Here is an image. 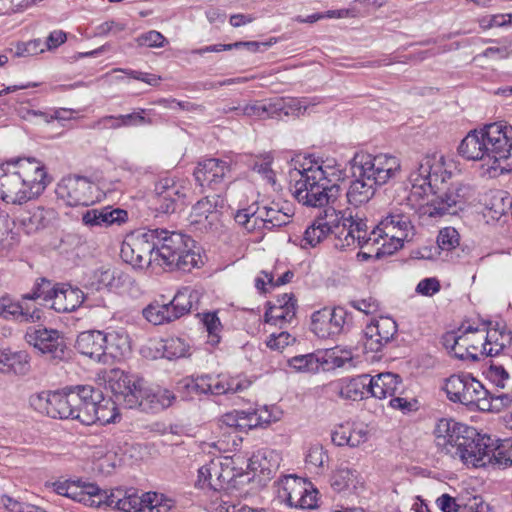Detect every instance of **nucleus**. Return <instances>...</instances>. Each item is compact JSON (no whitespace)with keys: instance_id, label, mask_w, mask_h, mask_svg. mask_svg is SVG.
<instances>
[{"instance_id":"6e6d98bb","label":"nucleus","mask_w":512,"mask_h":512,"mask_svg":"<svg viewBox=\"0 0 512 512\" xmlns=\"http://www.w3.org/2000/svg\"><path fill=\"white\" fill-rule=\"evenodd\" d=\"M275 109H278L277 106L273 105V100H270L266 104H262L260 102H254L245 105L241 108V115L244 116H256L258 118H274L275 117Z\"/></svg>"},{"instance_id":"9d476101","label":"nucleus","mask_w":512,"mask_h":512,"mask_svg":"<svg viewBox=\"0 0 512 512\" xmlns=\"http://www.w3.org/2000/svg\"><path fill=\"white\" fill-rule=\"evenodd\" d=\"M157 229H139L121 245L122 259L135 268H144L155 262Z\"/></svg>"},{"instance_id":"2f4dec72","label":"nucleus","mask_w":512,"mask_h":512,"mask_svg":"<svg viewBox=\"0 0 512 512\" xmlns=\"http://www.w3.org/2000/svg\"><path fill=\"white\" fill-rule=\"evenodd\" d=\"M484 335V352L486 356L495 357L500 355L512 343V334L505 325L496 324L489 327Z\"/></svg>"},{"instance_id":"f03ea898","label":"nucleus","mask_w":512,"mask_h":512,"mask_svg":"<svg viewBox=\"0 0 512 512\" xmlns=\"http://www.w3.org/2000/svg\"><path fill=\"white\" fill-rule=\"evenodd\" d=\"M458 153L468 161H479L483 174L491 178L512 171V144L501 123L470 131L460 142Z\"/></svg>"},{"instance_id":"cd10ccee","label":"nucleus","mask_w":512,"mask_h":512,"mask_svg":"<svg viewBox=\"0 0 512 512\" xmlns=\"http://www.w3.org/2000/svg\"><path fill=\"white\" fill-rule=\"evenodd\" d=\"M174 400L175 395L168 389H152L142 384L137 407L145 412L156 413L171 406Z\"/></svg>"},{"instance_id":"a211bd4d","label":"nucleus","mask_w":512,"mask_h":512,"mask_svg":"<svg viewBox=\"0 0 512 512\" xmlns=\"http://www.w3.org/2000/svg\"><path fill=\"white\" fill-rule=\"evenodd\" d=\"M145 384L142 378L125 373L120 369L110 372L108 385L118 401H123L126 407H137L141 396V385Z\"/></svg>"},{"instance_id":"393cba45","label":"nucleus","mask_w":512,"mask_h":512,"mask_svg":"<svg viewBox=\"0 0 512 512\" xmlns=\"http://www.w3.org/2000/svg\"><path fill=\"white\" fill-rule=\"evenodd\" d=\"M104 332L90 330L81 332L76 339V350L90 359L104 364Z\"/></svg>"},{"instance_id":"c03bdc74","label":"nucleus","mask_w":512,"mask_h":512,"mask_svg":"<svg viewBox=\"0 0 512 512\" xmlns=\"http://www.w3.org/2000/svg\"><path fill=\"white\" fill-rule=\"evenodd\" d=\"M341 397L351 400L363 399L369 395L368 374H362L347 380L339 390Z\"/></svg>"},{"instance_id":"b1692460","label":"nucleus","mask_w":512,"mask_h":512,"mask_svg":"<svg viewBox=\"0 0 512 512\" xmlns=\"http://www.w3.org/2000/svg\"><path fill=\"white\" fill-rule=\"evenodd\" d=\"M296 316V299L293 294L279 296L265 312V322L273 325L291 323Z\"/></svg>"},{"instance_id":"8fccbe9b","label":"nucleus","mask_w":512,"mask_h":512,"mask_svg":"<svg viewBox=\"0 0 512 512\" xmlns=\"http://www.w3.org/2000/svg\"><path fill=\"white\" fill-rule=\"evenodd\" d=\"M234 219L235 222L247 232L251 233L260 231L256 203H253L246 208L238 209L234 215Z\"/></svg>"},{"instance_id":"bf43d9fd","label":"nucleus","mask_w":512,"mask_h":512,"mask_svg":"<svg viewBox=\"0 0 512 512\" xmlns=\"http://www.w3.org/2000/svg\"><path fill=\"white\" fill-rule=\"evenodd\" d=\"M508 466H512V439H506L496 447L494 469Z\"/></svg>"},{"instance_id":"bb28decb","label":"nucleus","mask_w":512,"mask_h":512,"mask_svg":"<svg viewBox=\"0 0 512 512\" xmlns=\"http://www.w3.org/2000/svg\"><path fill=\"white\" fill-rule=\"evenodd\" d=\"M128 220V212L120 208L106 206L100 209L87 210L82 221L85 225L94 227H109L112 225H121Z\"/></svg>"},{"instance_id":"13d9d810","label":"nucleus","mask_w":512,"mask_h":512,"mask_svg":"<svg viewBox=\"0 0 512 512\" xmlns=\"http://www.w3.org/2000/svg\"><path fill=\"white\" fill-rule=\"evenodd\" d=\"M248 193H253V188L249 183L235 182L228 186L226 196L231 201H237L241 206L248 203Z\"/></svg>"},{"instance_id":"aec40b11","label":"nucleus","mask_w":512,"mask_h":512,"mask_svg":"<svg viewBox=\"0 0 512 512\" xmlns=\"http://www.w3.org/2000/svg\"><path fill=\"white\" fill-rule=\"evenodd\" d=\"M347 312L342 307L323 308L312 314L311 329L319 338H332L343 332Z\"/></svg>"},{"instance_id":"c9c22d12","label":"nucleus","mask_w":512,"mask_h":512,"mask_svg":"<svg viewBox=\"0 0 512 512\" xmlns=\"http://www.w3.org/2000/svg\"><path fill=\"white\" fill-rule=\"evenodd\" d=\"M104 364H112L122 358L130 350L129 337L126 333L112 331L104 333Z\"/></svg>"},{"instance_id":"49530a36","label":"nucleus","mask_w":512,"mask_h":512,"mask_svg":"<svg viewBox=\"0 0 512 512\" xmlns=\"http://www.w3.org/2000/svg\"><path fill=\"white\" fill-rule=\"evenodd\" d=\"M436 504L443 512H489L488 504L476 498L468 506L461 508L453 497L443 494L436 500Z\"/></svg>"},{"instance_id":"3c124183","label":"nucleus","mask_w":512,"mask_h":512,"mask_svg":"<svg viewBox=\"0 0 512 512\" xmlns=\"http://www.w3.org/2000/svg\"><path fill=\"white\" fill-rule=\"evenodd\" d=\"M57 285H53L49 280L45 278L39 279L30 293L22 296L23 300H37L42 299L45 303H49L52 300L53 292L56 290Z\"/></svg>"},{"instance_id":"0eeeda50","label":"nucleus","mask_w":512,"mask_h":512,"mask_svg":"<svg viewBox=\"0 0 512 512\" xmlns=\"http://www.w3.org/2000/svg\"><path fill=\"white\" fill-rule=\"evenodd\" d=\"M413 236L414 226L409 214L400 208H394L373 231L367 232L366 238L371 239L364 246L378 244L379 239H382V252L392 254L401 249L404 242L410 241Z\"/></svg>"},{"instance_id":"20e7f679","label":"nucleus","mask_w":512,"mask_h":512,"mask_svg":"<svg viewBox=\"0 0 512 512\" xmlns=\"http://www.w3.org/2000/svg\"><path fill=\"white\" fill-rule=\"evenodd\" d=\"M367 223L365 220L344 214L336 207L325 208L313 220L303 235V247H315L328 236H334V247L346 250L364 247L371 238H366Z\"/></svg>"},{"instance_id":"de8ad7c7","label":"nucleus","mask_w":512,"mask_h":512,"mask_svg":"<svg viewBox=\"0 0 512 512\" xmlns=\"http://www.w3.org/2000/svg\"><path fill=\"white\" fill-rule=\"evenodd\" d=\"M171 312L169 303L153 302L143 309L142 314L153 325H161L176 320Z\"/></svg>"},{"instance_id":"39448f33","label":"nucleus","mask_w":512,"mask_h":512,"mask_svg":"<svg viewBox=\"0 0 512 512\" xmlns=\"http://www.w3.org/2000/svg\"><path fill=\"white\" fill-rule=\"evenodd\" d=\"M300 178L295 181L293 195L299 203L310 207L328 205L335 207L340 196V186L332 184L331 177L339 178L340 170L330 166H314L299 171Z\"/></svg>"},{"instance_id":"ea45409f","label":"nucleus","mask_w":512,"mask_h":512,"mask_svg":"<svg viewBox=\"0 0 512 512\" xmlns=\"http://www.w3.org/2000/svg\"><path fill=\"white\" fill-rule=\"evenodd\" d=\"M200 294L197 290L190 287H184L179 290L173 299L169 302L175 319L189 313L195 304L199 302Z\"/></svg>"},{"instance_id":"5701e85b","label":"nucleus","mask_w":512,"mask_h":512,"mask_svg":"<svg viewBox=\"0 0 512 512\" xmlns=\"http://www.w3.org/2000/svg\"><path fill=\"white\" fill-rule=\"evenodd\" d=\"M257 214H258V225L260 231L267 229L272 230L276 227H281L289 223L290 218L293 215V207L285 203L280 205L279 203L272 202L269 205L259 206L256 203Z\"/></svg>"},{"instance_id":"423d86ee","label":"nucleus","mask_w":512,"mask_h":512,"mask_svg":"<svg viewBox=\"0 0 512 512\" xmlns=\"http://www.w3.org/2000/svg\"><path fill=\"white\" fill-rule=\"evenodd\" d=\"M157 229L155 262L169 269L190 271L198 265L200 255L194 252L191 237L176 231Z\"/></svg>"},{"instance_id":"680f3d73","label":"nucleus","mask_w":512,"mask_h":512,"mask_svg":"<svg viewBox=\"0 0 512 512\" xmlns=\"http://www.w3.org/2000/svg\"><path fill=\"white\" fill-rule=\"evenodd\" d=\"M52 393L53 392L42 391L31 395L29 398L30 406L39 413L48 416V411L50 412L51 407L50 402H52Z\"/></svg>"},{"instance_id":"603ef678","label":"nucleus","mask_w":512,"mask_h":512,"mask_svg":"<svg viewBox=\"0 0 512 512\" xmlns=\"http://www.w3.org/2000/svg\"><path fill=\"white\" fill-rule=\"evenodd\" d=\"M289 366L298 372H317L321 363L313 353L297 355L288 360Z\"/></svg>"},{"instance_id":"5fc2aeb1","label":"nucleus","mask_w":512,"mask_h":512,"mask_svg":"<svg viewBox=\"0 0 512 512\" xmlns=\"http://www.w3.org/2000/svg\"><path fill=\"white\" fill-rule=\"evenodd\" d=\"M163 355L168 358H181L189 354L190 346L185 342L184 339L178 337H172L164 341Z\"/></svg>"},{"instance_id":"7c9ffc66","label":"nucleus","mask_w":512,"mask_h":512,"mask_svg":"<svg viewBox=\"0 0 512 512\" xmlns=\"http://www.w3.org/2000/svg\"><path fill=\"white\" fill-rule=\"evenodd\" d=\"M353 175L355 179L351 181L346 197L349 204L357 207L367 203L374 196L377 186L369 177H363L355 169Z\"/></svg>"},{"instance_id":"f8f14e48","label":"nucleus","mask_w":512,"mask_h":512,"mask_svg":"<svg viewBox=\"0 0 512 512\" xmlns=\"http://www.w3.org/2000/svg\"><path fill=\"white\" fill-rule=\"evenodd\" d=\"M251 381L246 377H231L224 374L216 376L202 375L197 378H187L182 382V387L189 394H213L224 395L229 393H241L248 389Z\"/></svg>"},{"instance_id":"2eb2a0df","label":"nucleus","mask_w":512,"mask_h":512,"mask_svg":"<svg viewBox=\"0 0 512 512\" xmlns=\"http://www.w3.org/2000/svg\"><path fill=\"white\" fill-rule=\"evenodd\" d=\"M113 508L123 512H165L170 509L169 503L160 502L157 493H145L141 496L135 492L116 489L112 491Z\"/></svg>"},{"instance_id":"f257e3e1","label":"nucleus","mask_w":512,"mask_h":512,"mask_svg":"<svg viewBox=\"0 0 512 512\" xmlns=\"http://www.w3.org/2000/svg\"><path fill=\"white\" fill-rule=\"evenodd\" d=\"M451 176L444 155L438 152L427 153L416 170L410 173L412 189L408 200L427 197V202L419 206L422 216L437 218L446 214L454 215L464 208L473 194L472 188L462 183L447 187Z\"/></svg>"},{"instance_id":"1a4fd4ad","label":"nucleus","mask_w":512,"mask_h":512,"mask_svg":"<svg viewBox=\"0 0 512 512\" xmlns=\"http://www.w3.org/2000/svg\"><path fill=\"white\" fill-rule=\"evenodd\" d=\"M466 435L457 450L459 458L466 466L473 468L492 467L496 462V447L490 437L480 435L476 429L468 427Z\"/></svg>"},{"instance_id":"72a5a7b5","label":"nucleus","mask_w":512,"mask_h":512,"mask_svg":"<svg viewBox=\"0 0 512 512\" xmlns=\"http://www.w3.org/2000/svg\"><path fill=\"white\" fill-rule=\"evenodd\" d=\"M217 206L218 198L209 196L202 198L192 207L189 216L190 223L192 225H201L207 230L218 219Z\"/></svg>"},{"instance_id":"58836bf2","label":"nucleus","mask_w":512,"mask_h":512,"mask_svg":"<svg viewBox=\"0 0 512 512\" xmlns=\"http://www.w3.org/2000/svg\"><path fill=\"white\" fill-rule=\"evenodd\" d=\"M1 373H14L16 375H26L31 369L30 357L25 351H3L1 358Z\"/></svg>"},{"instance_id":"a19ab883","label":"nucleus","mask_w":512,"mask_h":512,"mask_svg":"<svg viewBox=\"0 0 512 512\" xmlns=\"http://www.w3.org/2000/svg\"><path fill=\"white\" fill-rule=\"evenodd\" d=\"M145 122V117L139 113H130L127 115H107L97 120L93 127L96 129H118L125 126L142 124Z\"/></svg>"},{"instance_id":"774afa93","label":"nucleus","mask_w":512,"mask_h":512,"mask_svg":"<svg viewBox=\"0 0 512 512\" xmlns=\"http://www.w3.org/2000/svg\"><path fill=\"white\" fill-rule=\"evenodd\" d=\"M2 501L9 512H45L38 506L22 503L10 497H5Z\"/></svg>"},{"instance_id":"4be33fe9","label":"nucleus","mask_w":512,"mask_h":512,"mask_svg":"<svg viewBox=\"0 0 512 512\" xmlns=\"http://www.w3.org/2000/svg\"><path fill=\"white\" fill-rule=\"evenodd\" d=\"M229 162L217 158L205 159L198 163L194 170V177L201 185L216 189L230 174Z\"/></svg>"},{"instance_id":"ddd939ff","label":"nucleus","mask_w":512,"mask_h":512,"mask_svg":"<svg viewBox=\"0 0 512 512\" xmlns=\"http://www.w3.org/2000/svg\"><path fill=\"white\" fill-rule=\"evenodd\" d=\"M277 498L290 507L313 509L317 506L318 492L302 478L288 475L277 483Z\"/></svg>"},{"instance_id":"6e6552de","label":"nucleus","mask_w":512,"mask_h":512,"mask_svg":"<svg viewBox=\"0 0 512 512\" xmlns=\"http://www.w3.org/2000/svg\"><path fill=\"white\" fill-rule=\"evenodd\" d=\"M444 390L450 401L481 411L491 410L488 390L470 374H453L446 379Z\"/></svg>"},{"instance_id":"9b49d317","label":"nucleus","mask_w":512,"mask_h":512,"mask_svg":"<svg viewBox=\"0 0 512 512\" xmlns=\"http://www.w3.org/2000/svg\"><path fill=\"white\" fill-rule=\"evenodd\" d=\"M352 168L360 172L363 177H369L376 186L384 185L395 178L401 169L400 160L392 155L355 154L352 159Z\"/></svg>"},{"instance_id":"7ed1b4c3","label":"nucleus","mask_w":512,"mask_h":512,"mask_svg":"<svg viewBox=\"0 0 512 512\" xmlns=\"http://www.w3.org/2000/svg\"><path fill=\"white\" fill-rule=\"evenodd\" d=\"M51 179L44 164L35 158L10 159L0 165V197L23 204L40 196Z\"/></svg>"},{"instance_id":"f704fd0d","label":"nucleus","mask_w":512,"mask_h":512,"mask_svg":"<svg viewBox=\"0 0 512 512\" xmlns=\"http://www.w3.org/2000/svg\"><path fill=\"white\" fill-rule=\"evenodd\" d=\"M511 369L512 358L503 355L501 359H490L486 364L483 374L496 387L504 389L511 380Z\"/></svg>"},{"instance_id":"c85d7f7f","label":"nucleus","mask_w":512,"mask_h":512,"mask_svg":"<svg viewBox=\"0 0 512 512\" xmlns=\"http://www.w3.org/2000/svg\"><path fill=\"white\" fill-rule=\"evenodd\" d=\"M480 333L478 328L471 326L467 327L460 334L457 332L447 333L444 337V345L454 354V356L461 360H468L472 356L469 348L473 344L474 338Z\"/></svg>"},{"instance_id":"dca6fc26","label":"nucleus","mask_w":512,"mask_h":512,"mask_svg":"<svg viewBox=\"0 0 512 512\" xmlns=\"http://www.w3.org/2000/svg\"><path fill=\"white\" fill-rule=\"evenodd\" d=\"M25 340L50 359L62 360L65 357L64 337L55 329L29 327Z\"/></svg>"},{"instance_id":"a878e982","label":"nucleus","mask_w":512,"mask_h":512,"mask_svg":"<svg viewBox=\"0 0 512 512\" xmlns=\"http://www.w3.org/2000/svg\"><path fill=\"white\" fill-rule=\"evenodd\" d=\"M82 290L65 284H57L50 302V307L58 313H68L76 310L84 301Z\"/></svg>"},{"instance_id":"4468645a","label":"nucleus","mask_w":512,"mask_h":512,"mask_svg":"<svg viewBox=\"0 0 512 512\" xmlns=\"http://www.w3.org/2000/svg\"><path fill=\"white\" fill-rule=\"evenodd\" d=\"M188 190L183 182L175 181L172 178L160 179L155 184V195L150 210L155 217L174 213L177 203L186 199Z\"/></svg>"},{"instance_id":"a18cd8bd","label":"nucleus","mask_w":512,"mask_h":512,"mask_svg":"<svg viewBox=\"0 0 512 512\" xmlns=\"http://www.w3.org/2000/svg\"><path fill=\"white\" fill-rule=\"evenodd\" d=\"M98 283L110 289H119L130 282L128 274L117 268H101L95 272Z\"/></svg>"},{"instance_id":"338daca9","label":"nucleus","mask_w":512,"mask_h":512,"mask_svg":"<svg viewBox=\"0 0 512 512\" xmlns=\"http://www.w3.org/2000/svg\"><path fill=\"white\" fill-rule=\"evenodd\" d=\"M136 41L139 46L163 47L166 38L160 32L151 30L138 36Z\"/></svg>"},{"instance_id":"4c0bfd02","label":"nucleus","mask_w":512,"mask_h":512,"mask_svg":"<svg viewBox=\"0 0 512 512\" xmlns=\"http://www.w3.org/2000/svg\"><path fill=\"white\" fill-rule=\"evenodd\" d=\"M0 316L4 319H15L20 322H35L40 319L39 311H29L22 304L14 302L8 296H0Z\"/></svg>"},{"instance_id":"f3484780","label":"nucleus","mask_w":512,"mask_h":512,"mask_svg":"<svg viewBox=\"0 0 512 512\" xmlns=\"http://www.w3.org/2000/svg\"><path fill=\"white\" fill-rule=\"evenodd\" d=\"M92 189L93 184L87 178L68 176L58 183L56 195L68 206H87L94 202Z\"/></svg>"},{"instance_id":"e2e57ef3","label":"nucleus","mask_w":512,"mask_h":512,"mask_svg":"<svg viewBox=\"0 0 512 512\" xmlns=\"http://www.w3.org/2000/svg\"><path fill=\"white\" fill-rule=\"evenodd\" d=\"M44 52L40 39L30 40L28 42H19L15 46L14 54L16 57L34 56Z\"/></svg>"},{"instance_id":"37998d69","label":"nucleus","mask_w":512,"mask_h":512,"mask_svg":"<svg viewBox=\"0 0 512 512\" xmlns=\"http://www.w3.org/2000/svg\"><path fill=\"white\" fill-rule=\"evenodd\" d=\"M273 105L278 108L275 109V117H280L282 114L285 116H300L307 111L311 102L306 98H276L273 99Z\"/></svg>"},{"instance_id":"4d7b16f0","label":"nucleus","mask_w":512,"mask_h":512,"mask_svg":"<svg viewBox=\"0 0 512 512\" xmlns=\"http://www.w3.org/2000/svg\"><path fill=\"white\" fill-rule=\"evenodd\" d=\"M94 417V424L106 425L114 422L116 417L114 403H111L109 400H105L102 397L99 401H97Z\"/></svg>"},{"instance_id":"0e129e2a","label":"nucleus","mask_w":512,"mask_h":512,"mask_svg":"<svg viewBox=\"0 0 512 512\" xmlns=\"http://www.w3.org/2000/svg\"><path fill=\"white\" fill-rule=\"evenodd\" d=\"M126 29V24L115 20L103 22L95 27L94 35L97 37H106L108 35L117 36Z\"/></svg>"},{"instance_id":"473e14b6","label":"nucleus","mask_w":512,"mask_h":512,"mask_svg":"<svg viewBox=\"0 0 512 512\" xmlns=\"http://www.w3.org/2000/svg\"><path fill=\"white\" fill-rule=\"evenodd\" d=\"M80 402L77 395L73 394V386L65 388L60 392L52 393V402H50V412L48 416L59 419H72L73 409Z\"/></svg>"},{"instance_id":"e433bc0d","label":"nucleus","mask_w":512,"mask_h":512,"mask_svg":"<svg viewBox=\"0 0 512 512\" xmlns=\"http://www.w3.org/2000/svg\"><path fill=\"white\" fill-rule=\"evenodd\" d=\"M280 460L278 452L269 448H262L249 459L248 467L254 472L269 476L278 469Z\"/></svg>"},{"instance_id":"c756f323","label":"nucleus","mask_w":512,"mask_h":512,"mask_svg":"<svg viewBox=\"0 0 512 512\" xmlns=\"http://www.w3.org/2000/svg\"><path fill=\"white\" fill-rule=\"evenodd\" d=\"M401 387V378L399 375L386 372L376 376L368 375L369 395L378 399L393 397Z\"/></svg>"},{"instance_id":"6ab92c4d","label":"nucleus","mask_w":512,"mask_h":512,"mask_svg":"<svg viewBox=\"0 0 512 512\" xmlns=\"http://www.w3.org/2000/svg\"><path fill=\"white\" fill-rule=\"evenodd\" d=\"M469 426L452 419H440L434 429L435 444L440 453L457 458V450Z\"/></svg>"},{"instance_id":"052dcab7","label":"nucleus","mask_w":512,"mask_h":512,"mask_svg":"<svg viewBox=\"0 0 512 512\" xmlns=\"http://www.w3.org/2000/svg\"><path fill=\"white\" fill-rule=\"evenodd\" d=\"M440 249L449 251L459 244V234L455 228L446 227L440 230L437 236Z\"/></svg>"},{"instance_id":"79ce46f5","label":"nucleus","mask_w":512,"mask_h":512,"mask_svg":"<svg viewBox=\"0 0 512 512\" xmlns=\"http://www.w3.org/2000/svg\"><path fill=\"white\" fill-rule=\"evenodd\" d=\"M58 218V213L53 208L42 206L34 208L27 219L23 222L27 225L29 231L39 230L52 225Z\"/></svg>"},{"instance_id":"69168bd1","label":"nucleus","mask_w":512,"mask_h":512,"mask_svg":"<svg viewBox=\"0 0 512 512\" xmlns=\"http://www.w3.org/2000/svg\"><path fill=\"white\" fill-rule=\"evenodd\" d=\"M327 461L328 455L319 445L312 446L306 455V463L314 468L324 467Z\"/></svg>"},{"instance_id":"412c9836","label":"nucleus","mask_w":512,"mask_h":512,"mask_svg":"<svg viewBox=\"0 0 512 512\" xmlns=\"http://www.w3.org/2000/svg\"><path fill=\"white\" fill-rule=\"evenodd\" d=\"M397 333V324L391 317H379L372 320L364 329V347L367 351L378 352L388 344Z\"/></svg>"},{"instance_id":"864d4df0","label":"nucleus","mask_w":512,"mask_h":512,"mask_svg":"<svg viewBox=\"0 0 512 512\" xmlns=\"http://www.w3.org/2000/svg\"><path fill=\"white\" fill-rule=\"evenodd\" d=\"M101 398V391L94 389L91 400L89 399L87 402H84V407L82 408L81 413L73 414L72 419L78 420L83 425H94V416L96 412L97 401H99Z\"/></svg>"},{"instance_id":"09e8293b","label":"nucleus","mask_w":512,"mask_h":512,"mask_svg":"<svg viewBox=\"0 0 512 512\" xmlns=\"http://www.w3.org/2000/svg\"><path fill=\"white\" fill-rule=\"evenodd\" d=\"M86 495L84 500V505L90 507H111L113 508L112 499V491L108 493L105 490L100 489L96 484L89 483L86 485Z\"/></svg>"}]
</instances>
